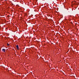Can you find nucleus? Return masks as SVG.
Wrapping results in <instances>:
<instances>
[{"mask_svg": "<svg viewBox=\"0 0 79 79\" xmlns=\"http://www.w3.org/2000/svg\"><path fill=\"white\" fill-rule=\"evenodd\" d=\"M16 47L17 48L18 50H19V47L18 46V45H17L16 46Z\"/></svg>", "mask_w": 79, "mask_h": 79, "instance_id": "1", "label": "nucleus"}, {"mask_svg": "<svg viewBox=\"0 0 79 79\" xmlns=\"http://www.w3.org/2000/svg\"><path fill=\"white\" fill-rule=\"evenodd\" d=\"M2 51H3V52H5V49H2Z\"/></svg>", "mask_w": 79, "mask_h": 79, "instance_id": "2", "label": "nucleus"}, {"mask_svg": "<svg viewBox=\"0 0 79 79\" xmlns=\"http://www.w3.org/2000/svg\"><path fill=\"white\" fill-rule=\"evenodd\" d=\"M7 45H8V46H10V44H7Z\"/></svg>", "mask_w": 79, "mask_h": 79, "instance_id": "3", "label": "nucleus"}, {"mask_svg": "<svg viewBox=\"0 0 79 79\" xmlns=\"http://www.w3.org/2000/svg\"><path fill=\"white\" fill-rule=\"evenodd\" d=\"M72 24H73V23L71 22Z\"/></svg>", "mask_w": 79, "mask_h": 79, "instance_id": "4", "label": "nucleus"}]
</instances>
